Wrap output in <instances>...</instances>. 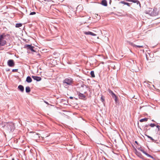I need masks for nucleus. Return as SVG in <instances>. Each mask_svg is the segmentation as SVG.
Segmentation results:
<instances>
[{"label": "nucleus", "mask_w": 160, "mask_h": 160, "mask_svg": "<svg viewBox=\"0 0 160 160\" xmlns=\"http://www.w3.org/2000/svg\"><path fill=\"white\" fill-rule=\"evenodd\" d=\"M135 154L138 156L139 157L141 158H142V154H141V153L137 151V150H136V149L135 150Z\"/></svg>", "instance_id": "9b49d317"}, {"label": "nucleus", "mask_w": 160, "mask_h": 160, "mask_svg": "<svg viewBox=\"0 0 160 160\" xmlns=\"http://www.w3.org/2000/svg\"><path fill=\"white\" fill-rule=\"evenodd\" d=\"M8 38V34L3 33L0 34V42L2 44L4 45L6 42V40Z\"/></svg>", "instance_id": "f03ea898"}, {"label": "nucleus", "mask_w": 160, "mask_h": 160, "mask_svg": "<svg viewBox=\"0 0 160 160\" xmlns=\"http://www.w3.org/2000/svg\"><path fill=\"white\" fill-rule=\"evenodd\" d=\"M139 149V150H140V151H141L142 152H143V153H144H144H145V152H145V151H144L143 150H142V149Z\"/></svg>", "instance_id": "cd10ccee"}, {"label": "nucleus", "mask_w": 160, "mask_h": 160, "mask_svg": "<svg viewBox=\"0 0 160 160\" xmlns=\"http://www.w3.org/2000/svg\"><path fill=\"white\" fill-rule=\"evenodd\" d=\"M78 96L79 97V98L81 99H84V98H85V96L82 93L79 92V93H78Z\"/></svg>", "instance_id": "1a4fd4ad"}, {"label": "nucleus", "mask_w": 160, "mask_h": 160, "mask_svg": "<svg viewBox=\"0 0 160 160\" xmlns=\"http://www.w3.org/2000/svg\"><path fill=\"white\" fill-rule=\"evenodd\" d=\"M18 88L22 92H23L24 91V87L22 85H19Z\"/></svg>", "instance_id": "f8f14e48"}, {"label": "nucleus", "mask_w": 160, "mask_h": 160, "mask_svg": "<svg viewBox=\"0 0 160 160\" xmlns=\"http://www.w3.org/2000/svg\"><path fill=\"white\" fill-rule=\"evenodd\" d=\"M135 142L136 143H138L137 142V141H135Z\"/></svg>", "instance_id": "e433bc0d"}, {"label": "nucleus", "mask_w": 160, "mask_h": 160, "mask_svg": "<svg viewBox=\"0 0 160 160\" xmlns=\"http://www.w3.org/2000/svg\"><path fill=\"white\" fill-rule=\"evenodd\" d=\"M149 125H146L144 127V129H147V128L148 126Z\"/></svg>", "instance_id": "c756f323"}, {"label": "nucleus", "mask_w": 160, "mask_h": 160, "mask_svg": "<svg viewBox=\"0 0 160 160\" xmlns=\"http://www.w3.org/2000/svg\"><path fill=\"white\" fill-rule=\"evenodd\" d=\"M148 119L147 118H145L143 119H142L140 120V122H146L148 120Z\"/></svg>", "instance_id": "6ab92c4d"}, {"label": "nucleus", "mask_w": 160, "mask_h": 160, "mask_svg": "<svg viewBox=\"0 0 160 160\" xmlns=\"http://www.w3.org/2000/svg\"><path fill=\"white\" fill-rule=\"evenodd\" d=\"M8 64L10 67H13L15 65L14 61L12 59H10L8 61Z\"/></svg>", "instance_id": "423d86ee"}, {"label": "nucleus", "mask_w": 160, "mask_h": 160, "mask_svg": "<svg viewBox=\"0 0 160 160\" xmlns=\"http://www.w3.org/2000/svg\"><path fill=\"white\" fill-rule=\"evenodd\" d=\"M69 98H70L71 99H72L73 98L72 97H70Z\"/></svg>", "instance_id": "72a5a7b5"}, {"label": "nucleus", "mask_w": 160, "mask_h": 160, "mask_svg": "<svg viewBox=\"0 0 160 160\" xmlns=\"http://www.w3.org/2000/svg\"><path fill=\"white\" fill-rule=\"evenodd\" d=\"M147 136L148 138L150 139L152 141H154V139L151 137L149 136L148 135H147Z\"/></svg>", "instance_id": "b1692460"}, {"label": "nucleus", "mask_w": 160, "mask_h": 160, "mask_svg": "<svg viewBox=\"0 0 160 160\" xmlns=\"http://www.w3.org/2000/svg\"><path fill=\"white\" fill-rule=\"evenodd\" d=\"M44 102H45V103H46V104H48V102H46V101H44Z\"/></svg>", "instance_id": "f704fd0d"}, {"label": "nucleus", "mask_w": 160, "mask_h": 160, "mask_svg": "<svg viewBox=\"0 0 160 160\" xmlns=\"http://www.w3.org/2000/svg\"><path fill=\"white\" fill-rule=\"evenodd\" d=\"M144 154H145L147 156H148L149 157H150L152 158H153V157L151 155H149V154H148V153H146V152H145Z\"/></svg>", "instance_id": "412c9836"}, {"label": "nucleus", "mask_w": 160, "mask_h": 160, "mask_svg": "<svg viewBox=\"0 0 160 160\" xmlns=\"http://www.w3.org/2000/svg\"><path fill=\"white\" fill-rule=\"evenodd\" d=\"M111 95L112 98H115V101H116L117 100V98L115 94L113 92L112 94H111Z\"/></svg>", "instance_id": "a211bd4d"}, {"label": "nucleus", "mask_w": 160, "mask_h": 160, "mask_svg": "<svg viewBox=\"0 0 160 160\" xmlns=\"http://www.w3.org/2000/svg\"><path fill=\"white\" fill-rule=\"evenodd\" d=\"M25 48H27L28 49L31 50L32 52H35V51L34 50V48L35 47L31 45H26L25 46Z\"/></svg>", "instance_id": "39448f33"}, {"label": "nucleus", "mask_w": 160, "mask_h": 160, "mask_svg": "<svg viewBox=\"0 0 160 160\" xmlns=\"http://www.w3.org/2000/svg\"><path fill=\"white\" fill-rule=\"evenodd\" d=\"M12 160H15L14 159V158H12Z\"/></svg>", "instance_id": "4c0bfd02"}, {"label": "nucleus", "mask_w": 160, "mask_h": 160, "mask_svg": "<svg viewBox=\"0 0 160 160\" xmlns=\"http://www.w3.org/2000/svg\"><path fill=\"white\" fill-rule=\"evenodd\" d=\"M152 15V16H156L158 15V9L157 8H154L152 12L150 13Z\"/></svg>", "instance_id": "20e7f679"}, {"label": "nucleus", "mask_w": 160, "mask_h": 160, "mask_svg": "<svg viewBox=\"0 0 160 160\" xmlns=\"http://www.w3.org/2000/svg\"><path fill=\"white\" fill-rule=\"evenodd\" d=\"M149 125L152 127H153L155 126V124H153V123H151Z\"/></svg>", "instance_id": "393cba45"}, {"label": "nucleus", "mask_w": 160, "mask_h": 160, "mask_svg": "<svg viewBox=\"0 0 160 160\" xmlns=\"http://www.w3.org/2000/svg\"><path fill=\"white\" fill-rule=\"evenodd\" d=\"M83 33L84 34L87 35H90L92 36H96V34L91 32L90 31H88V32H86V31H84Z\"/></svg>", "instance_id": "6e6552de"}, {"label": "nucleus", "mask_w": 160, "mask_h": 160, "mask_svg": "<svg viewBox=\"0 0 160 160\" xmlns=\"http://www.w3.org/2000/svg\"><path fill=\"white\" fill-rule=\"evenodd\" d=\"M32 78L34 80L37 81H39L41 80V78L37 76H32Z\"/></svg>", "instance_id": "0eeeda50"}, {"label": "nucleus", "mask_w": 160, "mask_h": 160, "mask_svg": "<svg viewBox=\"0 0 160 160\" xmlns=\"http://www.w3.org/2000/svg\"><path fill=\"white\" fill-rule=\"evenodd\" d=\"M152 121H154V120H152Z\"/></svg>", "instance_id": "58836bf2"}, {"label": "nucleus", "mask_w": 160, "mask_h": 160, "mask_svg": "<svg viewBox=\"0 0 160 160\" xmlns=\"http://www.w3.org/2000/svg\"><path fill=\"white\" fill-rule=\"evenodd\" d=\"M26 81L28 83H30L32 81V79L30 76L27 77Z\"/></svg>", "instance_id": "ddd939ff"}, {"label": "nucleus", "mask_w": 160, "mask_h": 160, "mask_svg": "<svg viewBox=\"0 0 160 160\" xmlns=\"http://www.w3.org/2000/svg\"><path fill=\"white\" fill-rule=\"evenodd\" d=\"M101 99H102V102L104 101V99L102 97L101 98Z\"/></svg>", "instance_id": "7c9ffc66"}, {"label": "nucleus", "mask_w": 160, "mask_h": 160, "mask_svg": "<svg viewBox=\"0 0 160 160\" xmlns=\"http://www.w3.org/2000/svg\"><path fill=\"white\" fill-rule=\"evenodd\" d=\"M37 55L39 57H40V54L39 53H38L37 54Z\"/></svg>", "instance_id": "473e14b6"}, {"label": "nucleus", "mask_w": 160, "mask_h": 160, "mask_svg": "<svg viewBox=\"0 0 160 160\" xmlns=\"http://www.w3.org/2000/svg\"><path fill=\"white\" fill-rule=\"evenodd\" d=\"M101 4L102 5L105 6H107V2L106 0H103Z\"/></svg>", "instance_id": "4468645a"}, {"label": "nucleus", "mask_w": 160, "mask_h": 160, "mask_svg": "<svg viewBox=\"0 0 160 160\" xmlns=\"http://www.w3.org/2000/svg\"><path fill=\"white\" fill-rule=\"evenodd\" d=\"M130 2H132L133 3H136L137 4H139V7L141 8V4L140 2L138 0H130Z\"/></svg>", "instance_id": "9d476101"}, {"label": "nucleus", "mask_w": 160, "mask_h": 160, "mask_svg": "<svg viewBox=\"0 0 160 160\" xmlns=\"http://www.w3.org/2000/svg\"><path fill=\"white\" fill-rule=\"evenodd\" d=\"M25 90L26 92L27 93L31 91L30 88L28 86H27Z\"/></svg>", "instance_id": "dca6fc26"}, {"label": "nucleus", "mask_w": 160, "mask_h": 160, "mask_svg": "<svg viewBox=\"0 0 160 160\" xmlns=\"http://www.w3.org/2000/svg\"><path fill=\"white\" fill-rule=\"evenodd\" d=\"M5 130L6 132L8 133H10L12 132L15 128L14 124L12 122H9L7 123L6 125Z\"/></svg>", "instance_id": "f257e3e1"}, {"label": "nucleus", "mask_w": 160, "mask_h": 160, "mask_svg": "<svg viewBox=\"0 0 160 160\" xmlns=\"http://www.w3.org/2000/svg\"><path fill=\"white\" fill-rule=\"evenodd\" d=\"M108 91L109 93L110 94H112L113 93V92L110 89H108Z\"/></svg>", "instance_id": "a878e982"}, {"label": "nucleus", "mask_w": 160, "mask_h": 160, "mask_svg": "<svg viewBox=\"0 0 160 160\" xmlns=\"http://www.w3.org/2000/svg\"><path fill=\"white\" fill-rule=\"evenodd\" d=\"M17 69H13L12 70V72H17L18 71Z\"/></svg>", "instance_id": "c85d7f7f"}, {"label": "nucleus", "mask_w": 160, "mask_h": 160, "mask_svg": "<svg viewBox=\"0 0 160 160\" xmlns=\"http://www.w3.org/2000/svg\"><path fill=\"white\" fill-rule=\"evenodd\" d=\"M90 74L92 76V77L93 78H94L95 77V76L94 75V72L93 71H91L90 72Z\"/></svg>", "instance_id": "aec40b11"}, {"label": "nucleus", "mask_w": 160, "mask_h": 160, "mask_svg": "<svg viewBox=\"0 0 160 160\" xmlns=\"http://www.w3.org/2000/svg\"><path fill=\"white\" fill-rule=\"evenodd\" d=\"M157 127L158 128V131H159L158 134H160V126L159 125H157Z\"/></svg>", "instance_id": "5701e85b"}, {"label": "nucleus", "mask_w": 160, "mask_h": 160, "mask_svg": "<svg viewBox=\"0 0 160 160\" xmlns=\"http://www.w3.org/2000/svg\"><path fill=\"white\" fill-rule=\"evenodd\" d=\"M120 3H122V4H123L124 5H127L129 7L130 6V4L129 3H128V2H124V1H121L120 2Z\"/></svg>", "instance_id": "f3484780"}, {"label": "nucleus", "mask_w": 160, "mask_h": 160, "mask_svg": "<svg viewBox=\"0 0 160 160\" xmlns=\"http://www.w3.org/2000/svg\"><path fill=\"white\" fill-rule=\"evenodd\" d=\"M72 82V79L71 78H66L64 80L63 83L64 85L66 86L67 85H70Z\"/></svg>", "instance_id": "7ed1b4c3"}, {"label": "nucleus", "mask_w": 160, "mask_h": 160, "mask_svg": "<svg viewBox=\"0 0 160 160\" xmlns=\"http://www.w3.org/2000/svg\"><path fill=\"white\" fill-rule=\"evenodd\" d=\"M22 24L21 23L17 24L16 25V27L19 28L22 26Z\"/></svg>", "instance_id": "4be33fe9"}, {"label": "nucleus", "mask_w": 160, "mask_h": 160, "mask_svg": "<svg viewBox=\"0 0 160 160\" xmlns=\"http://www.w3.org/2000/svg\"><path fill=\"white\" fill-rule=\"evenodd\" d=\"M131 45L133 46V47H135V48H143V46H139V45H137L135 44L132 43H131Z\"/></svg>", "instance_id": "2eb2a0df"}, {"label": "nucleus", "mask_w": 160, "mask_h": 160, "mask_svg": "<svg viewBox=\"0 0 160 160\" xmlns=\"http://www.w3.org/2000/svg\"><path fill=\"white\" fill-rule=\"evenodd\" d=\"M3 46L2 44V43L0 42V46Z\"/></svg>", "instance_id": "2f4dec72"}, {"label": "nucleus", "mask_w": 160, "mask_h": 160, "mask_svg": "<svg viewBox=\"0 0 160 160\" xmlns=\"http://www.w3.org/2000/svg\"><path fill=\"white\" fill-rule=\"evenodd\" d=\"M127 1L130 2V0H126Z\"/></svg>", "instance_id": "c9c22d12"}, {"label": "nucleus", "mask_w": 160, "mask_h": 160, "mask_svg": "<svg viewBox=\"0 0 160 160\" xmlns=\"http://www.w3.org/2000/svg\"><path fill=\"white\" fill-rule=\"evenodd\" d=\"M35 14H36V12H31L30 14V15H33Z\"/></svg>", "instance_id": "bb28decb"}]
</instances>
